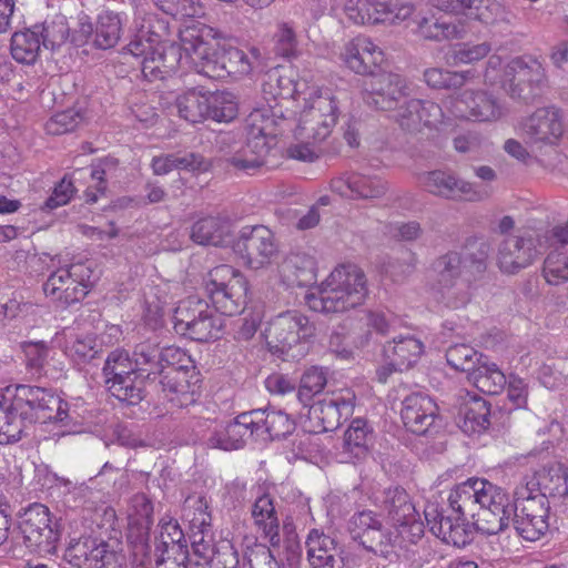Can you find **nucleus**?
Instances as JSON below:
<instances>
[{
    "instance_id": "52",
    "label": "nucleus",
    "mask_w": 568,
    "mask_h": 568,
    "mask_svg": "<svg viewBox=\"0 0 568 568\" xmlns=\"http://www.w3.org/2000/svg\"><path fill=\"white\" fill-rule=\"evenodd\" d=\"M176 108L181 118L197 123L207 119L209 104L207 94L190 90L176 99Z\"/></svg>"
},
{
    "instance_id": "64",
    "label": "nucleus",
    "mask_w": 568,
    "mask_h": 568,
    "mask_svg": "<svg viewBox=\"0 0 568 568\" xmlns=\"http://www.w3.org/2000/svg\"><path fill=\"white\" fill-rule=\"evenodd\" d=\"M103 372L106 378L105 382L108 383L135 372L138 373L139 369L135 367L133 359L129 357L128 353L114 351L108 356Z\"/></svg>"
},
{
    "instance_id": "37",
    "label": "nucleus",
    "mask_w": 568,
    "mask_h": 568,
    "mask_svg": "<svg viewBox=\"0 0 568 568\" xmlns=\"http://www.w3.org/2000/svg\"><path fill=\"white\" fill-rule=\"evenodd\" d=\"M489 415L490 408L484 398L467 395L459 406V427L466 434L481 433L489 426Z\"/></svg>"
},
{
    "instance_id": "17",
    "label": "nucleus",
    "mask_w": 568,
    "mask_h": 568,
    "mask_svg": "<svg viewBox=\"0 0 568 568\" xmlns=\"http://www.w3.org/2000/svg\"><path fill=\"white\" fill-rule=\"evenodd\" d=\"M63 558L74 568H122L123 559L108 542L95 538L71 542Z\"/></svg>"
},
{
    "instance_id": "5",
    "label": "nucleus",
    "mask_w": 568,
    "mask_h": 568,
    "mask_svg": "<svg viewBox=\"0 0 568 568\" xmlns=\"http://www.w3.org/2000/svg\"><path fill=\"white\" fill-rule=\"evenodd\" d=\"M315 325L301 311L282 312L270 320L264 336L268 349L285 359L304 356L315 336Z\"/></svg>"
},
{
    "instance_id": "16",
    "label": "nucleus",
    "mask_w": 568,
    "mask_h": 568,
    "mask_svg": "<svg viewBox=\"0 0 568 568\" xmlns=\"http://www.w3.org/2000/svg\"><path fill=\"white\" fill-rule=\"evenodd\" d=\"M355 400V393L348 387L328 392L311 406L310 418L317 423L320 432H332L353 415Z\"/></svg>"
},
{
    "instance_id": "12",
    "label": "nucleus",
    "mask_w": 568,
    "mask_h": 568,
    "mask_svg": "<svg viewBox=\"0 0 568 568\" xmlns=\"http://www.w3.org/2000/svg\"><path fill=\"white\" fill-rule=\"evenodd\" d=\"M519 130L529 144L556 146L565 134L564 113L554 105L538 108L520 121Z\"/></svg>"
},
{
    "instance_id": "46",
    "label": "nucleus",
    "mask_w": 568,
    "mask_h": 568,
    "mask_svg": "<svg viewBox=\"0 0 568 568\" xmlns=\"http://www.w3.org/2000/svg\"><path fill=\"white\" fill-rule=\"evenodd\" d=\"M152 169L154 174L163 175L168 174L174 169L189 170V171H205L207 164L203 159L194 153L184 155L178 154H165L155 156L152 160Z\"/></svg>"
},
{
    "instance_id": "50",
    "label": "nucleus",
    "mask_w": 568,
    "mask_h": 568,
    "mask_svg": "<svg viewBox=\"0 0 568 568\" xmlns=\"http://www.w3.org/2000/svg\"><path fill=\"white\" fill-rule=\"evenodd\" d=\"M109 390L121 402L134 405L142 400L144 378L139 372L106 383Z\"/></svg>"
},
{
    "instance_id": "8",
    "label": "nucleus",
    "mask_w": 568,
    "mask_h": 568,
    "mask_svg": "<svg viewBox=\"0 0 568 568\" xmlns=\"http://www.w3.org/2000/svg\"><path fill=\"white\" fill-rule=\"evenodd\" d=\"M477 487L476 529L486 535L504 531L514 515L509 496L501 487L484 478H478Z\"/></svg>"
},
{
    "instance_id": "49",
    "label": "nucleus",
    "mask_w": 568,
    "mask_h": 568,
    "mask_svg": "<svg viewBox=\"0 0 568 568\" xmlns=\"http://www.w3.org/2000/svg\"><path fill=\"white\" fill-rule=\"evenodd\" d=\"M129 526L135 527L139 537L146 536L153 524V504L145 494H136L128 508Z\"/></svg>"
},
{
    "instance_id": "11",
    "label": "nucleus",
    "mask_w": 568,
    "mask_h": 568,
    "mask_svg": "<svg viewBox=\"0 0 568 568\" xmlns=\"http://www.w3.org/2000/svg\"><path fill=\"white\" fill-rule=\"evenodd\" d=\"M90 270L83 264H72L52 272L43 284L47 297L61 306L78 303L89 292Z\"/></svg>"
},
{
    "instance_id": "42",
    "label": "nucleus",
    "mask_w": 568,
    "mask_h": 568,
    "mask_svg": "<svg viewBox=\"0 0 568 568\" xmlns=\"http://www.w3.org/2000/svg\"><path fill=\"white\" fill-rule=\"evenodd\" d=\"M122 32L121 14L113 11H102L98 14L94 28V44L100 49L113 48Z\"/></svg>"
},
{
    "instance_id": "6",
    "label": "nucleus",
    "mask_w": 568,
    "mask_h": 568,
    "mask_svg": "<svg viewBox=\"0 0 568 568\" xmlns=\"http://www.w3.org/2000/svg\"><path fill=\"white\" fill-rule=\"evenodd\" d=\"M6 402L12 405L22 428L27 423L63 422L68 417L69 404L52 390L31 385L8 386L4 389Z\"/></svg>"
},
{
    "instance_id": "34",
    "label": "nucleus",
    "mask_w": 568,
    "mask_h": 568,
    "mask_svg": "<svg viewBox=\"0 0 568 568\" xmlns=\"http://www.w3.org/2000/svg\"><path fill=\"white\" fill-rule=\"evenodd\" d=\"M278 272L286 284L306 286L316 278V261L305 251L291 252L280 264Z\"/></svg>"
},
{
    "instance_id": "19",
    "label": "nucleus",
    "mask_w": 568,
    "mask_h": 568,
    "mask_svg": "<svg viewBox=\"0 0 568 568\" xmlns=\"http://www.w3.org/2000/svg\"><path fill=\"white\" fill-rule=\"evenodd\" d=\"M541 247L537 235L529 231L510 234L499 245L498 265L504 273L514 274L534 263Z\"/></svg>"
},
{
    "instance_id": "28",
    "label": "nucleus",
    "mask_w": 568,
    "mask_h": 568,
    "mask_svg": "<svg viewBox=\"0 0 568 568\" xmlns=\"http://www.w3.org/2000/svg\"><path fill=\"white\" fill-rule=\"evenodd\" d=\"M253 419L242 413L226 426L215 428L206 439V446L222 450L242 448L248 438H254Z\"/></svg>"
},
{
    "instance_id": "22",
    "label": "nucleus",
    "mask_w": 568,
    "mask_h": 568,
    "mask_svg": "<svg viewBox=\"0 0 568 568\" xmlns=\"http://www.w3.org/2000/svg\"><path fill=\"white\" fill-rule=\"evenodd\" d=\"M305 85H310L305 80H296L295 72L290 67L277 65L268 70L262 80V93L267 103H280L281 109L284 104L293 102L296 104L301 99Z\"/></svg>"
},
{
    "instance_id": "56",
    "label": "nucleus",
    "mask_w": 568,
    "mask_h": 568,
    "mask_svg": "<svg viewBox=\"0 0 568 568\" xmlns=\"http://www.w3.org/2000/svg\"><path fill=\"white\" fill-rule=\"evenodd\" d=\"M98 343L94 334H71L67 341L64 353L75 362H88L98 354Z\"/></svg>"
},
{
    "instance_id": "21",
    "label": "nucleus",
    "mask_w": 568,
    "mask_h": 568,
    "mask_svg": "<svg viewBox=\"0 0 568 568\" xmlns=\"http://www.w3.org/2000/svg\"><path fill=\"white\" fill-rule=\"evenodd\" d=\"M405 80L395 73H379L364 82L363 101L377 110L393 111L406 97Z\"/></svg>"
},
{
    "instance_id": "40",
    "label": "nucleus",
    "mask_w": 568,
    "mask_h": 568,
    "mask_svg": "<svg viewBox=\"0 0 568 568\" xmlns=\"http://www.w3.org/2000/svg\"><path fill=\"white\" fill-rule=\"evenodd\" d=\"M159 374L161 375L162 389L171 395V402L176 400L181 406L192 402V385L189 381V372L184 367H170Z\"/></svg>"
},
{
    "instance_id": "54",
    "label": "nucleus",
    "mask_w": 568,
    "mask_h": 568,
    "mask_svg": "<svg viewBox=\"0 0 568 568\" xmlns=\"http://www.w3.org/2000/svg\"><path fill=\"white\" fill-rule=\"evenodd\" d=\"M7 395L0 392V443L18 442L23 432L21 418H18L12 405L6 402Z\"/></svg>"
},
{
    "instance_id": "27",
    "label": "nucleus",
    "mask_w": 568,
    "mask_h": 568,
    "mask_svg": "<svg viewBox=\"0 0 568 568\" xmlns=\"http://www.w3.org/2000/svg\"><path fill=\"white\" fill-rule=\"evenodd\" d=\"M400 417L409 432L425 435L435 425L438 407L428 395L413 393L404 398Z\"/></svg>"
},
{
    "instance_id": "31",
    "label": "nucleus",
    "mask_w": 568,
    "mask_h": 568,
    "mask_svg": "<svg viewBox=\"0 0 568 568\" xmlns=\"http://www.w3.org/2000/svg\"><path fill=\"white\" fill-rule=\"evenodd\" d=\"M268 152V141L246 135L244 143H235L231 148L225 160L234 170L250 173L264 165Z\"/></svg>"
},
{
    "instance_id": "26",
    "label": "nucleus",
    "mask_w": 568,
    "mask_h": 568,
    "mask_svg": "<svg viewBox=\"0 0 568 568\" xmlns=\"http://www.w3.org/2000/svg\"><path fill=\"white\" fill-rule=\"evenodd\" d=\"M341 59L357 74H372L384 62L383 50L365 36H358L345 43Z\"/></svg>"
},
{
    "instance_id": "10",
    "label": "nucleus",
    "mask_w": 568,
    "mask_h": 568,
    "mask_svg": "<svg viewBox=\"0 0 568 568\" xmlns=\"http://www.w3.org/2000/svg\"><path fill=\"white\" fill-rule=\"evenodd\" d=\"M233 251L247 267L260 270L276 258L278 246L270 229L256 225L242 229L233 243Z\"/></svg>"
},
{
    "instance_id": "41",
    "label": "nucleus",
    "mask_w": 568,
    "mask_h": 568,
    "mask_svg": "<svg viewBox=\"0 0 568 568\" xmlns=\"http://www.w3.org/2000/svg\"><path fill=\"white\" fill-rule=\"evenodd\" d=\"M41 50V39L36 29L14 32L11 37L10 51L12 58L24 64H33Z\"/></svg>"
},
{
    "instance_id": "25",
    "label": "nucleus",
    "mask_w": 568,
    "mask_h": 568,
    "mask_svg": "<svg viewBox=\"0 0 568 568\" xmlns=\"http://www.w3.org/2000/svg\"><path fill=\"white\" fill-rule=\"evenodd\" d=\"M212 64L214 73L204 74L211 79H221L225 75L236 78L250 75L254 69L263 64V55L256 47H251L248 52L234 47L224 49L223 53L217 58H213Z\"/></svg>"
},
{
    "instance_id": "9",
    "label": "nucleus",
    "mask_w": 568,
    "mask_h": 568,
    "mask_svg": "<svg viewBox=\"0 0 568 568\" xmlns=\"http://www.w3.org/2000/svg\"><path fill=\"white\" fill-rule=\"evenodd\" d=\"M19 529L24 546L39 555L55 552L61 532L59 525L51 519L50 510L42 504H32L21 516Z\"/></svg>"
},
{
    "instance_id": "48",
    "label": "nucleus",
    "mask_w": 568,
    "mask_h": 568,
    "mask_svg": "<svg viewBox=\"0 0 568 568\" xmlns=\"http://www.w3.org/2000/svg\"><path fill=\"white\" fill-rule=\"evenodd\" d=\"M549 250L542 263L541 276L549 285H561L568 282V251L566 247Z\"/></svg>"
},
{
    "instance_id": "14",
    "label": "nucleus",
    "mask_w": 568,
    "mask_h": 568,
    "mask_svg": "<svg viewBox=\"0 0 568 568\" xmlns=\"http://www.w3.org/2000/svg\"><path fill=\"white\" fill-rule=\"evenodd\" d=\"M517 501L521 500L514 509V527L519 536L526 540L539 539L548 529L549 508L544 495L525 494L516 489Z\"/></svg>"
},
{
    "instance_id": "53",
    "label": "nucleus",
    "mask_w": 568,
    "mask_h": 568,
    "mask_svg": "<svg viewBox=\"0 0 568 568\" xmlns=\"http://www.w3.org/2000/svg\"><path fill=\"white\" fill-rule=\"evenodd\" d=\"M207 118L216 122H231L239 112L236 98L233 93L222 91L207 94Z\"/></svg>"
},
{
    "instance_id": "57",
    "label": "nucleus",
    "mask_w": 568,
    "mask_h": 568,
    "mask_svg": "<svg viewBox=\"0 0 568 568\" xmlns=\"http://www.w3.org/2000/svg\"><path fill=\"white\" fill-rule=\"evenodd\" d=\"M393 112V118L402 129L408 132L422 130L419 112H423V100L404 98Z\"/></svg>"
},
{
    "instance_id": "4",
    "label": "nucleus",
    "mask_w": 568,
    "mask_h": 568,
    "mask_svg": "<svg viewBox=\"0 0 568 568\" xmlns=\"http://www.w3.org/2000/svg\"><path fill=\"white\" fill-rule=\"evenodd\" d=\"M366 295L364 272L355 264H342L328 274L316 292L307 295V304L315 312L338 313L363 304Z\"/></svg>"
},
{
    "instance_id": "32",
    "label": "nucleus",
    "mask_w": 568,
    "mask_h": 568,
    "mask_svg": "<svg viewBox=\"0 0 568 568\" xmlns=\"http://www.w3.org/2000/svg\"><path fill=\"white\" fill-rule=\"evenodd\" d=\"M285 122L280 103H267L253 109L245 120L246 135L256 140L271 141L276 135V128Z\"/></svg>"
},
{
    "instance_id": "43",
    "label": "nucleus",
    "mask_w": 568,
    "mask_h": 568,
    "mask_svg": "<svg viewBox=\"0 0 568 568\" xmlns=\"http://www.w3.org/2000/svg\"><path fill=\"white\" fill-rule=\"evenodd\" d=\"M373 11H371L369 24H397L408 19L414 11L409 3H403L398 0H371Z\"/></svg>"
},
{
    "instance_id": "61",
    "label": "nucleus",
    "mask_w": 568,
    "mask_h": 568,
    "mask_svg": "<svg viewBox=\"0 0 568 568\" xmlns=\"http://www.w3.org/2000/svg\"><path fill=\"white\" fill-rule=\"evenodd\" d=\"M206 310L207 302L197 296H189L181 301L174 310L173 322L175 332L184 331L185 327L194 322L195 315H201Z\"/></svg>"
},
{
    "instance_id": "62",
    "label": "nucleus",
    "mask_w": 568,
    "mask_h": 568,
    "mask_svg": "<svg viewBox=\"0 0 568 568\" xmlns=\"http://www.w3.org/2000/svg\"><path fill=\"white\" fill-rule=\"evenodd\" d=\"M490 44L487 42L479 44H457L452 49L450 53L446 58V61L447 64L452 67L469 64L485 58L490 52Z\"/></svg>"
},
{
    "instance_id": "15",
    "label": "nucleus",
    "mask_w": 568,
    "mask_h": 568,
    "mask_svg": "<svg viewBox=\"0 0 568 568\" xmlns=\"http://www.w3.org/2000/svg\"><path fill=\"white\" fill-rule=\"evenodd\" d=\"M420 183L432 194L450 200L479 202L487 200L491 190L455 176L446 171H432L420 176Z\"/></svg>"
},
{
    "instance_id": "3",
    "label": "nucleus",
    "mask_w": 568,
    "mask_h": 568,
    "mask_svg": "<svg viewBox=\"0 0 568 568\" xmlns=\"http://www.w3.org/2000/svg\"><path fill=\"white\" fill-rule=\"evenodd\" d=\"M488 246L480 244L476 253L448 252L434 264L437 280L436 290L443 303L459 308L470 298V285L475 274L486 270Z\"/></svg>"
},
{
    "instance_id": "58",
    "label": "nucleus",
    "mask_w": 568,
    "mask_h": 568,
    "mask_svg": "<svg viewBox=\"0 0 568 568\" xmlns=\"http://www.w3.org/2000/svg\"><path fill=\"white\" fill-rule=\"evenodd\" d=\"M327 384V373L324 368L313 366L305 371L301 377L297 397L303 405H307L312 398L320 394Z\"/></svg>"
},
{
    "instance_id": "38",
    "label": "nucleus",
    "mask_w": 568,
    "mask_h": 568,
    "mask_svg": "<svg viewBox=\"0 0 568 568\" xmlns=\"http://www.w3.org/2000/svg\"><path fill=\"white\" fill-rule=\"evenodd\" d=\"M373 445V428L362 418L352 422L344 434L343 453L348 459L365 458Z\"/></svg>"
},
{
    "instance_id": "55",
    "label": "nucleus",
    "mask_w": 568,
    "mask_h": 568,
    "mask_svg": "<svg viewBox=\"0 0 568 568\" xmlns=\"http://www.w3.org/2000/svg\"><path fill=\"white\" fill-rule=\"evenodd\" d=\"M34 29L39 32L41 44L51 50L62 45L69 36V27L63 16L45 20L42 26H36Z\"/></svg>"
},
{
    "instance_id": "29",
    "label": "nucleus",
    "mask_w": 568,
    "mask_h": 568,
    "mask_svg": "<svg viewBox=\"0 0 568 568\" xmlns=\"http://www.w3.org/2000/svg\"><path fill=\"white\" fill-rule=\"evenodd\" d=\"M425 352V345L415 335H398L384 346L386 364L394 369L406 371L415 365Z\"/></svg>"
},
{
    "instance_id": "39",
    "label": "nucleus",
    "mask_w": 568,
    "mask_h": 568,
    "mask_svg": "<svg viewBox=\"0 0 568 568\" xmlns=\"http://www.w3.org/2000/svg\"><path fill=\"white\" fill-rule=\"evenodd\" d=\"M468 381L480 392L491 395L501 393L507 384L504 372L485 355L468 376Z\"/></svg>"
},
{
    "instance_id": "2",
    "label": "nucleus",
    "mask_w": 568,
    "mask_h": 568,
    "mask_svg": "<svg viewBox=\"0 0 568 568\" xmlns=\"http://www.w3.org/2000/svg\"><path fill=\"white\" fill-rule=\"evenodd\" d=\"M302 85L304 90L294 111L293 142L287 153L292 159L313 162L318 159L322 145L337 124L339 105L328 89Z\"/></svg>"
},
{
    "instance_id": "44",
    "label": "nucleus",
    "mask_w": 568,
    "mask_h": 568,
    "mask_svg": "<svg viewBox=\"0 0 568 568\" xmlns=\"http://www.w3.org/2000/svg\"><path fill=\"white\" fill-rule=\"evenodd\" d=\"M227 235V223L217 217L201 219L191 229V239L201 245H223Z\"/></svg>"
},
{
    "instance_id": "47",
    "label": "nucleus",
    "mask_w": 568,
    "mask_h": 568,
    "mask_svg": "<svg viewBox=\"0 0 568 568\" xmlns=\"http://www.w3.org/2000/svg\"><path fill=\"white\" fill-rule=\"evenodd\" d=\"M424 518L430 531L443 541L456 545L459 530H463L460 524H455L449 516H443L436 505L428 504L424 508Z\"/></svg>"
},
{
    "instance_id": "18",
    "label": "nucleus",
    "mask_w": 568,
    "mask_h": 568,
    "mask_svg": "<svg viewBox=\"0 0 568 568\" xmlns=\"http://www.w3.org/2000/svg\"><path fill=\"white\" fill-rule=\"evenodd\" d=\"M450 113L460 120L495 122L504 114L499 101L483 90H464L450 102Z\"/></svg>"
},
{
    "instance_id": "59",
    "label": "nucleus",
    "mask_w": 568,
    "mask_h": 568,
    "mask_svg": "<svg viewBox=\"0 0 568 568\" xmlns=\"http://www.w3.org/2000/svg\"><path fill=\"white\" fill-rule=\"evenodd\" d=\"M483 354L477 353L473 347L466 344L450 346L446 352V361L449 366L456 371L467 374V377L479 363Z\"/></svg>"
},
{
    "instance_id": "20",
    "label": "nucleus",
    "mask_w": 568,
    "mask_h": 568,
    "mask_svg": "<svg viewBox=\"0 0 568 568\" xmlns=\"http://www.w3.org/2000/svg\"><path fill=\"white\" fill-rule=\"evenodd\" d=\"M353 540L375 555L385 556L392 544V534L384 527L379 516L372 510L355 513L347 523Z\"/></svg>"
},
{
    "instance_id": "51",
    "label": "nucleus",
    "mask_w": 568,
    "mask_h": 568,
    "mask_svg": "<svg viewBox=\"0 0 568 568\" xmlns=\"http://www.w3.org/2000/svg\"><path fill=\"white\" fill-rule=\"evenodd\" d=\"M475 78L473 70L449 71L440 68H430L424 72V79L433 89H459Z\"/></svg>"
},
{
    "instance_id": "30",
    "label": "nucleus",
    "mask_w": 568,
    "mask_h": 568,
    "mask_svg": "<svg viewBox=\"0 0 568 568\" xmlns=\"http://www.w3.org/2000/svg\"><path fill=\"white\" fill-rule=\"evenodd\" d=\"M250 417L253 419V433L256 440H273L285 437L295 428V423L291 417L276 409H255L251 410Z\"/></svg>"
},
{
    "instance_id": "7",
    "label": "nucleus",
    "mask_w": 568,
    "mask_h": 568,
    "mask_svg": "<svg viewBox=\"0 0 568 568\" xmlns=\"http://www.w3.org/2000/svg\"><path fill=\"white\" fill-rule=\"evenodd\" d=\"M206 291L217 312L234 316L246 305L248 283L240 271L223 264L209 273Z\"/></svg>"
},
{
    "instance_id": "33",
    "label": "nucleus",
    "mask_w": 568,
    "mask_h": 568,
    "mask_svg": "<svg viewBox=\"0 0 568 568\" xmlns=\"http://www.w3.org/2000/svg\"><path fill=\"white\" fill-rule=\"evenodd\" d=\"M307 559L311 568H343L337 542L317 529H313L306 540Z\"/></svg>"
},
{
    "instance_id": "36",
    "label": "nucleus",
    "mask_w": 568,
    "mask_h": 568,
    "mask_svg": "<svg viewBox=\"0 0 568 568\" xmlns=\"http://www.w3.org/2000/svg\"><path fill=\"white\" fill-rule=\"evenodd\" d=\"M478 478H469L450 490L448 503L455 514V524H460L467 518L473 519L476 527L477 518V487Z\"/></svg>"
},
{
    "instance_id": "1",
    "label": "nucleus",
    "mask_w": 568,
    "mask_h": 568,
    "mask_svg": "<svg viewBox=\"0 0 568 568\" xmlns=\"http://www.w3.org/2000/svg\"><path fill=\"white\" fill-rule=\"evenodd\" d=\"M168 22L138 7L132 38L126 51L142 58L141 70L146 79H163L178 68L200 74L214 73L212 64L219 48L220 33L204 23L191 21L179 31L180 44L168 42Z\"/></svg>"
},
{
    "instance_id": "24",
    "label": "nucleus",
    "mask_w": 568,
    "mask_h": 568,
    "mask_svg": "<svg viewBox=\"0 0 568 568\" xmlns=\"http://www.w3.org/2000/svg\"><path fill=\"white\" fill-rule=\"evenodd\" d=\"M331 189L342 197L376 200L388 191V183L376 174L352 173L335 178Z\"/></svg>"
},
{
    "instance_id": "35",
    "label": "nucleus",
    "mask_w": 568,
    "mask_h": 568,
    "mask_svg": "<svg viewBox=\"0 0 568 568\" xmlns=\"http://www.w3.org/2000/svg\"><path fill=\"white\" fill-rule=\"evenodd\" d=\"M252 518L263 538L272 547H278L281 542L280 520L274 499L270 494L264 493L256 497L252 506Z\"/></svg>"
},
{
    "instance_id": "45",
    "label": "nucleus",
    "mask_w": 568,
    "mask_h": 568,
    "mask_svg": "<svg viewBox=\"0 0 568 568\" xmlns=\"http://www.w3.org/2000/svg\"><path fill=\"white\" fill-rule=\"evenodd\" d=\"M24 356L27 372L32 378L47 375L45 365L52 353V348L44 341H26L20 344Z\"/></svg>"
},
{
    "instance_id": "23",
    "label": "nucleus",
    "mask_w": 568,
    "mask_h": 568,
    "mask_svg": "<svg viewBox=\"0 0 568 568\" xmlns=\"http://www.w3.org/2000/svg\"><path fill=\"white\" fill-rule=\"evenodd\" d=\"M383 506L395 526L408 528L410 535L416 538L424 534L425 524L422 516L403 488H387L384 491Z\"/></svg>"
},
{
    "instance_id": "63",
    "label": "nucleus",
    "mask_w": 568,
    "mask_h": 568,
    "mask_svg": "<svg viewBox=\"0 0 568 568\" xmlns=\"http://www.w3.org/2000/svg\"><path fill=\"white\" fill-rule=\"evenodd\" d=\"M158 540L156 551L171 554L185 551L182 545L184 534L176 520L161 521Z\"/></svg>"
},
{
    "instance_id": "13",
    "label": "nucleus",
    "mask_w": 568,
    "mask_h": 568,
    "mask_svg": "<svg viewBox=\"0 0 568 568\" xmlns=\"http://www.w3.org/2000/svg\"><path fill=\"white\" fill-rule=\"evenodd\" d=\"M507 80L504 89L511 97L532 100L547 84L546 71L542 64L532 58H517L505 68Z\"/></svg>"
},
{
    "instance_id": "60",
    "label": "nucleus",
    "mask_w": 568,
    "mask_h": 568,
    "mask_svg": "<svg viewBox=\"0 0 568 568\" xmlns=\"http://www.w3.org/2000/svg\"><path fill=\"white\" fill-rule=\"evenodd\" d=\"M223 327V321L215 313L209 315L204 320L193 322L184 331L179 332L181 335L199 342H207L219 338Z\"/></svg>"
}]
</instances>
